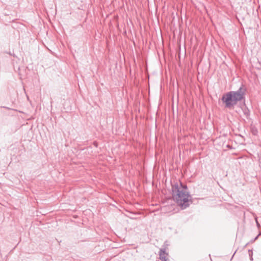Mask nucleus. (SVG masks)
<instances>
[{
  "label": "nucleus",
  "instance_id": "obj_1",
  "mask_svg": "<svg viewBox=\"0 0 261 261\" xmlns=\"http://www.w3.org/2000/svg\"><path fill=\"white\" fill-rule=\"evenodd\" d=\"M172 185V195L173 200L182 209L188 207L192 201L186 186L180 182L173 181Z\"/></svg>",
  "mask_w": 261,
  "mask_h": 261
},
{
  "label": "nucleus",
  "instance_id": "obj_2",
  "mask_svg": "<svg viewBox=\"0 0 261 261\" xmlns=\"http://www.w3.org/2000/svg\"><path fill=\"white\" fill-rule=\"evenodd\" d=\"M245 89L241 87L237 91H230L224 94L222 100L225 104V107L230 108L244 98Z\"/></svg>",
  "mask_w": 261,
  "mask_h": 261
},
{
  "label": "nucleus",
  "instance_id": "obj_3",
  "mask_svg": "<svg viewBox=\"0 0 261 261\" xmlns=\"http://www.w3.org/2000/svg\"><path fill=\"white\" fill-rule=\"evenodd\" d=\"M159 255L162 261H167L168 253L166 252L165 248L160 249Z\"/></svg>",
  "mask_w": 261,
  "mask_h": 261
},
{
  "label": "nucleus",
  "instance_id": "obj_4",
  "mask_svg": "<svg viewBox=\"0 0 261 261\" xmlns=\"http://www.w3.org/2000/svg\"><path fill=\"white\" fill-rule=\"evenodd\" d=\"M93 145H94L95 147H97V146H98V143H97V142L94 141V142H93Z\"/></svg>",
  "mask_w": 261,
  "mask_h": 261
},
{
  "label": "nucleus",
  "instance_id": "obj_5",
  "mask_svg": "<svg viewBox=\"0 0 261 261\" xmlns=\"http://www.w3.org/2000/svg\"><path fill=\"white\" fill-rule=\"evenodd\" d=\"M240 158L241 159L245 158V159H249V158L247 156H244L241 157Z\"/></svg>",
  "mask_w": 261,
  "mask_h": 261
},
{
  "label": "nucleus",
  "instance_id": "obj_6",
  "mask_svg": "<svg viewBox=\"0 0 261 261\" xmlns=\"http://www.w3.org/2000/svg\"><path fill=\"white\" fill-rule=\"evenodd\" d=\"M256 222L257 225H259V223H258V222H257V219H256Z\"/></svg>",
  "mask_w": 261,
  "mask_h": 261
},
{
  "label": "nucleus",
  "instance_id": "obj_7",
  "mask_svg": "<svg viewBox=\"0 0 261 261\" xmlns=\"http://www.w3.org/2000/svg\"><path fill=\"white\" fill-rule=\"evenodd\" d=\"M258 237V236H257V237H256L255 238V239H254V240H256V239H257Z\"/></svg>",
  "mask_w": 261,
  "mask_h": 261
}]
</instances>
